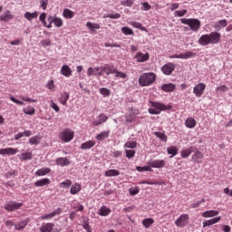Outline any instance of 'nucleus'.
<instances>
[{"instance_id":"24","label":"nucleus","mask_w":232,"mask_h":232,"mask_svg":"<svg viewBox=\"0 0 232 232\" xmlns=\"http://www.w3.org/2000/svg\"><path fill=\"white\" fill-rule=\"evenodd\" d=\"M95 144H96V142L92 140L85 141V142L82 143L81 150H92V148H93V146H95Z\"/></svg>"},{"instance_id":"61","label":"nucleus","mask_w":232,"mask_h":232,"mask_svg":"<svg viewBox=\"0 0 232 232\" xmlns=\"http://www.w3.org/2000/svg\"><path fill=\"white\" fill-rule=\"evenodd\" d=\"M40 5L43 10H46V8L48 7V0H40Z\"/></svg>"},{"instance_id":"15","label":"nucleus","mask_w":232,"mask_h":232,"mask_svg":"<svg viewBox=\"0 0 232 232\" xmlns=\"http://www.w3.org/2000/svg\"><path fill=\"white\" fill-rule=\"evenodd\" d=\"M19 153V150L14 148L0 149V155H15Z\"/></svg>"},{"instance_id":"51","label":"nucleus","mask_w":232,"mask_h":232,"mask_svg":"<svg viewBox=\"0 0 232 232\" xmlns=\"http://www.w3.org/2000/svg\"><path fill=\"white\" fill-rule=\"evenodd\" d=\"M186 14H188V10H186V9L174 12L175 17H184L186 15Z\"/></svg>"},{"instance_id":"56","label":"nucleus","mask_w":232,"mask_h":232,"mask_svg":"<svg viewBox=\"0 0 232 232\" xmlns=\"http://www.w3.org/2000/svg\"><path fill=\"white\" fill-rule=\"evenodd\" d=\"M50 106L53 110H54V111H56V113H59L61 109L59 108V106L56 103L53 102V101L50 102Z\"/></svg>"},{"instance_id":"35","label":"nucleus","mask_w":232,"mask_h":232,"mask_svg":"<svg viewBox=\"0 0 232 232\" xmlns=\"http://www.w3.org/2000/svg\"><path fill=\"white\" fill-rule=\"evenodd\" d=\"M155 224V219L151 218H148L142 220V225L146 229L150 228L151 225Z\"/></svg>"},{"instance_id":"48","label":"nucleus","mask_w":232,"mask_h":232,"mask_svg":"<svg viewBox=\"0 0 232 232\" xmlns=\"http://www.w3.org/2000/svg\"><path fill=\"white\" fill-rule=\"evenodd\" d=\"M100 93L103 95V97H110V95H111V92L108 88L100 89Z\"/></svg>"},{"instance_id":"46","label":"nucleus","mask_w":232,"mask_h":232,"mask_svg":"<svg viewBox=\"0 0 232 232\" xmlns=\"http://www.w3.org/2000/svg\"><path fill=\"white\" fill-rule=\"evenodd\" d=\"M130 26H133V28H138L139 30H141L142 32H144V30H146V27H144V26L142 25V24H140V23H139V22H135V21L130 22Z\"/></svg>"},{"instance_id":"31","label":"nucleus","mask_w":232,"mask_h":232,"mask_svg":"<svg viewBox=\"0 0 232 232\" xmlns=\"http://www.w3.org/2000/svg\"><path fill=\"white\" fill-rule=\"evenodd\" d=\"M87 28L91 30V32H95L96 30H101V24H93L92 22H87L86 24Z\"/></svg>"},{"instance_id":"42","label":"nucleus","mask_w":232,"mask_h":232,"mask_svg":"<svg viewBox=\"0 0 232 232\" xmlns=\"http://www.w3.org/2000/svg\"><path fill=\"white\" fill-rule=\"evenodd\" d=\"M23 111L24 113H25V115H35V108L32 106H27L24 108Z\"/></svg>"},{"instance_id":"25","label":"nucleus","mask_w":232,"mask_h":232,"mask_svg":"<svg viewBox=\"0 0 232 232\" xmlns=\"http://www.w3.org/2000/svg\"><path fill=\"white\" fill-rule=\"evenodd\" d=\"M49 184H50V179L44 178V179L37 180L34 183V186H36V188H43V186H48Z\"/></svg>"},{"instance_id":"5","label":"nucleus","mask_w":232,"mask_h":232,"mask_svg":"<svg viewBox=\"0 0 232 232\" xmlns=\"http://www.w3.org/2000/svg\"><path fill=\"white\" fill-rule=\"evenodd\" d=\"M189 224V215L182 214L175 220L177 227H186Z\"/></svg>"},{"instance_id":"21","label":"nucleus","mask_w":232,"mask_h":232,"mask_svg":"<svg viewBox=\"0 0 232 232\" xmlns=\"http://www.w3.org/2000/svg\"><path fill=\"white\" fill-rule=\"evenodd\" d=\"M196 147L191 146L188 149L183 150L180 151V155L182 157V159H188V157H189V155H191V153H193V151H195Z\"/></svg>"},{"instance_id":"47","label":"nucleus","mask_w":232,"mask_h":232,"mask_svg":"<svg viewBox=\"0 0 232 232\" xmlns=\"http://www.w3.org/2000/svg\"><path fill=\"white\" fill-rule=\"evenodd\" d=\"M124 148H129L130 150H135V148H137V141H127L124 144Z\"/></svg>"},{"instance_id":"63","label":"nucleus","mask_w":232,"mask_h":232,"mask_svg":"<svg viewBox=\"0 0 232 232\" xmlns=\"http://www.w3.org/2000/svg\"><path fill=\"white\" fill-rule=\"evenodd\" d=\"M129 193H130V195H131V196H135V195H138V193H139V188H130L129 189Z\"/></svg>"},{"instance_id":"19","label":"nucleus","mask_w":232,"mask_h":232,"mask_svg":"<svg viewBox=\"0 0 232 232\" xmlns=\"http://www.w3.org/2000/svg\"><path fill=\"white\" fill-rule=\"evenodd\" d=\"M222 220V217H217L212 219H208L203 222V227H208L209 226H213L214 224H218V221Z\"/></svg>"},{"instance_id":"41","label":"nucleus","mask_w":232,"mask_h":232,"mask_svg":"<svg viewBox=\"0 0 232 232\" xmlns=\"http://www.w3.org/2000/svg\"><path fill=\"white\" fill-rule=\"evenodd\" d=\"M218 24L214 25L215 30H220V28H226V26H227V20L226 19L219 20Z\"/></svg>"},{"instance_id":"45","label":"nucleus","mask_w":232,"mask_h":232,"mask_svg":"<svg viewBox=\"0 0 232 232\" xmlns=\"http://www.w3.org/2000/svg\"><path fill=\"white\" fill-rule=\"evenodd\" d=\"M20 160H32V152H24L19 156Z\"/></svg>"},{"instance_id":"64","label":"nucleus","mask_w":232,"mask_h":232,"mask_svg":"<svg viewBox=\"0 0 232 232\" xmlns=\"http://www.w3.org/2000/svg\"><path fill=\"white\" fill-rule=\"evenodd\" d=\"M122 6H132L133 5V0H126L121 2Z\"/></svg>"},{"instance_id":"20","label":"nucleus","mask_w":232,"mask_h":232,"mask_svg":"<svg viewBox=\"0 0 232 232\" xmlns=\"http://www.w3.org/2000/svg\"><path fill=\"white\" fill-rule=\"evenodd\" d=\"M51 19V23H53L54 26H56V28H61V26H63V19L59 18V17H53V16H49L47 18V21H50Z\"/></svg>"},{"instance_id":"28","label":"nucleus","mask_w":232,"mask_h":232,"mask_svg":"<svg viewBox=\"0 0 232 232\" xmlns=\"http://www.w3.org/2000/svg\"><path fill=\"white\" fill-rule=\"evenodd\" d=\"M53 223H45L43 224L40 227L41 232H52V229H53Z\"/></svg>"},{"instance_id":"22","label":"nucleus","mask_w":232,"mask_h":232,"mask_svg":"<svg viewBox=\"0 0 232 232\" xmlns=\"http://www.w3.org/2000/svg\"><path fill=\"white\" fill-rule=\"evenodd\" d=\"M61 73L63 77H72V68L68 65H63L61 68Z\"/></svg>"},{"instance_id":"55","label":"nucleus","mask_w":232,"mask_h":232,"mask_svg":"<svg viewBox=\"0 0 232 232\" xmlns=\"http://www.w3.org/2000/svg\"><path fill=\"white\" fill-rule=\"evenodd\" d=\"M61 188H70L72 186V180L66 179L60 184Z\"/></svg>"},{"instance_id":"54","label":"nucleus","mask_w":232,"mask_h":232,"mask_svg":"<svg viewBox=\"0 0 232 232\" xmlns=\"http://www.w3.org/2000/svg\"><path fill=\"white\" fill-rule=\"evenodd\" d=\"M10 101H12V102H14V104H18V106H24V102L15 99V97H14V96L10 97Z\"/></svg>"},{"instance_id":"3","label":"nucleus","mask_w":232,"mask_h":232,"mask_svg":"<svg viewBox=\"0 0 232 232\" xmlns=\"http://www.w3.org/2000/svg\"><path fill=\"white\" fill-rule=\"evenodd\" d=\"M180 23H182V24H187L188 26H189L192 32H197L198 30H200V26H202L200 20L197 18H181Z\"/></svg>"},{"instance_id":"8","label":"nucleus","mask_w":232,"mask_h":232,"mask_svg":"<svg viewBox=\"0 0 232 232\" xmlns=\"http://www.w3.org/2000/svg\"><path fill=\"white\" fill-rule=\"evenodd\" d=\"M193 155L191 156V160L195 164H202V160H204V154L197 149L193 151Z\"/></svg>"},{"instance_id":"13","label":"nucleus","mask_w":232,"mask_h":232,"mask_svg":"<svg viewBox=\"0 0 232 232\" xmlns=\"http://www.w3.org/2000/svg\"><path fill=\"white\" fill-rule=\"evenodd\" d=\"M61 213H63V209L57 208L56 210L53 211L52 213L42 216L40 218H41V220H52V218H53V217H57V215H61Z\"/></svg>"},{"instance_id":"1","label":"nucleus","mask_w":232,"mask_h":232,"mask_svg":"<svg viewBox=\"0 0 232 232\" xmlns=\"http://www.w3.org/2000/svg\"><path fill=\"white\" fill-rule=\"evenodd\" d=\"M222 35L220 33L215 31L211 32L209 34H203L199 37L198 43L201 46H208L209 44H218L220 43Z\"/></svg>"},{"instance_id":"38","label":"nucleus","mask_w":232,"mask_h":232,"mask_svg":"<svg viewBox=\"0 0 232 232\" xmlns=\"http://www.w3.org/2000/svg\"><path fill=\"white\" fill-rule=\"evenodd\" d=\"M121 172L117 169H109L105 172V177H119Z\"/></svg>"},{"instance_id":"36","label":"nucleus","mask_w":232,"mask_h":232,"mask_svg":"<svg viewBox=\"0 0 232 232\" xmlns=\"http://www.w3.org/2000/svg\"><path fill=\"white\" fill-rule=\"evenodd\" d=\"M25 226H28V220H23L17 224H14V228L16 231H21V229H24Z\"/></svg>"},{"instance_id":"57","label":"nucleus","mask_w":232,"mask_h":232,"mask_svg":"<svg viewBox=\"0 0 232 232\" xmlns=\"http://www.w3.org/2000/svg\"><path fill=\"white\" fill-rule=\"evenodd\" d=\"M104 18L110 17V19H119L121 18V14L119 13L116 14H108L106 16H103Z\"/></svg>"},{"instance_id":"29","label":"nucleus","mask_w":232,"mask_h":232,"mask_svg":"<svg viewBox=\"0 0 232 232\" xmlns=\"http://www.w3.org/2000/svg\"><path fill=\"white\" fill-rule=\"evenodd\" d=\"M52 169L50 168H42L36 170L35 175L37 177H44V175H48Z\"/></svg>"},{"instance_id":"18","label":"nucleus","mask_w":232,"mask_h":232,"mask_svg":"<svg viewBox=\"0 0 232 232\" xmlns=\"http://www.w3.org/2000/svg\"><path fill=\"white\" fill-rule=\"evenodd\" d=\"M220 212L218 210H207L202 213L203 218H213V217H218Z\"/></svg>"},{"instance_id":"52","label":"nucleus","mask_w":232,"mask_h":232,"mask_svg":"<svg viewBox=\"0 0 232 232\" xmlns=\"http://www.w3.org/2000/svg\"><path fill=\"white\" fill-rule=\"evenodd\" d=\"M46 88L50 90L51 92H53L55 90V83L53 80H51L47 82Z\"/></svg>"},{"instance_id":"14","label":"nucleus","mask_w":232,"mask_h":232,"mask_svg":"<svg viewBox=\"0 0 232 232\" xmlns=\"http://www.w3.org/2000/svg\"><path fill=\"white\" fill-rule=\"evenodd\" d=\"M149 166H150V168H156V169L165 168L166 161L164 160H154L149 162Z\"/></svg>"},{"instance_id":"23","label":"nucleus","mask_w":232,"mask_h":232,"mask_svg":"<svg viewBox=\"0 0 232 232\" xmlns=\"http://www.w3.org/2000/svg\"><path fill=\"white\" fill-rule=\"evenodd\" d=\"M14 19V14L10 11H6L4 14L0 15V21H4L5 23H8Z\"/></svg>"},{"instance_id":"59","label":"nucleus","mask_w":232,"mask_h":232,"mask_svg":"<svg viewBox=\"0 0 232 232\" xmlns=\"http://www.w3.org/2000/svg\"><path fill=\"white\" fill-rule=\"evenodd\" d=\"M114 73H115V77H119L120 79H126L127 77L126 73L119 72L117 69H116V72Z\"/></svg>"},{"instance_id":"4","label":"nucleus","mask_w":232,"mask_h":232,"mask_svg":"<svg viewBox=\"0 0 232 232\" xmlns=\"http://www.w3.org/2000/svg\"><path fill=\"white\" fill-rule=\"evenodd\" d=\"M156 75L153 72L143 73L140 76L139 82L140 86H150L156 81Z\"/></svg>"},{"instance_id":"44","label":"nucleus","mask_w":232,"mask_h":232,"mask_svg":"<svg viewBox=\"0 0 232 232\" xmlns=\"http://www.w3.org/2000/svg\"><path fill=\"white\" fill-rule=\"evenodd\" d=\"M106 121H108V116H106L104 114H100L99 120L94 122V126H99V125L102 124L103 122H106Z\"/></svg>"},{"instance_id":"2","label":"nucleus","mask_w":232,"mask_h":232,"mask_svg":"<svg viewBox=\"0 0 232 232\" xmlns=\"http://www.w3.org/2000/svg\"><path fill=\"white\" fill-rule=\"evenodd\" d=\"M151 107L149 109L150 115H160V111H166V110H171V105H165L159 102H151Z\"/></svg>"},{"instance_id":"16","label":"nucleus","mask_w":232,"mask_h":232,"mask_svg":"<svg viewBox=\"0 0 232 232\" xmlns=\"http://www.w3.org/2000/svg\"><path fill=\"white\" fill-rule=\"evenodd\" d=\"M101 71L103 72V73H106V75H110L117 72V69H115L111 65L102 66Z\"/></svg>"},{"instance_id":"7","label":"nucleus","mask_w":232,"mask_h":232,"mask_svg":"<svg viewBox=\"0 0 232 232\" xmlns=\"http://www.w3.org/2000/svg\"><path fill=\"white\" fill-rule=\"evenodd\" d=\"M73 130L66 129L65 130L60 133V139H62L63 142H70L71 140H73Z\"/></svg>"},{"instance_id":"53","label":"nucleus","mask_w":232,"mask_h":232,"mask_svg":"<svg viewBox=\"0 0 232 232\" xmlns=\"http://www.w3.org/2000/svg\"><path fill=\"white\" fill-rule=\"evenodd\" d=\"M125 153H126L127 159H132V157H135V150H125Z\"/></svg>"},{"instance_id":"27","label":"nucleus","mask_w":232,"mask_h":232,"mask_svg":"<svg viewBox=\"0 0 232 232\" xmlns=\"http://www.w3.org/2000/svg\"><path fill=\"white\" fill-rule=\"evenodd\" d=\"M108 137H110V130H105V131L101 132L100 134L96 135L95 139L99 142H102V140H104V139H108Z\"/></svg>"},{"instance_id":"43","label":"nucleus","mask_w":232,"mask_h":232,"mask_svg":"<svg viewBox=\"0 0 232 232\" xmlns=\"http://www.w3.org/2000/svg\"><path fill=\"white\" fill-rule=\"evenodd\" d=\"M111 213V209L106 208V207H102L100 208V213L101 217H108Z\"/></svg>"},{"instance_id":"33","label":"nucleus","mask_w":232,"mask_h":232,"mask_svg":"<svg viewBox=\"0 0 232 232\" xmlns=\"http://www.w3.org/2000/svg\"><path fill=\"white\" fill-rule=\"evenodd\" d=\"M79 191H81V184L74 183L73 185H72L71 189H70V193L72 195H77V193H79Z\"/></svg>"},{"instance_id":"39","label":"nucleus","mask_w":232,"mask_h":232,"mask_svg":"<svg viewBox=\"0 0 232 232\" xmlns=\"http://www.w3.org/2000/svg\"><path fill=\"white\" fill-rule=\"evenodd\" d=\"M168 155H171L170 157H175L177 153H179V149L175 146H170L167 149Z\"/></svg>"},{"instance_id":"49","label":"nucleus","mask_w":232,"mask_h":232,"mask_svg":"<svg viewBox=\"0 0 232 232\" xmlns=\"http://www.w3.org/2000/svg\"><path fill=\"white\" fill-rule=\"evenodd\" d=\"M121 32L122 34H124V35H133L134 34L131 28L130 27H122Z\"/></svg>"},{"instance_id":"37","label":"nucleus","mask_w":232,"mask_h":232,"mask_svg":"<svg viewBox=\"0 0 232 232\" xmlns=\"http://www.w3.org/2000/svg\"><path fill=\"white\" fill-rule=\"evenodd\" d=\"M68 99H70V94L68 92H64L61 95L59 99V102L63 104V106H66V102H68Z\"/></svg>"},{"instance_id":"34","label":"nucleus","mask_w":232,"mask_h":232,"mask_svg":"<svg viewBox=\"0 0 232 232\" xmlns=\"http://www.w3.org/2000/svg\"><path fill=\"white\" fill-rule=\"evenodd\" d=\"M38 15H39V13H37V11L34 13L26 12L24 14V17L25 19H27V21H32V19H37Z\"/></svg>"},{"instance_id":"40","label":"nucleus","mask_w":232,"mask_h":232,"mask_svg":"<svg viewBox=\"0 0 232 232\" xmlns=\"http://www.w3.org/2000/svg\"><path fill=\"white\" fill-rule=\"evenodd\" d=\"M154 135L158 137L162 142H168V136L164 132L155 131Z\"/></svg>"},{"instance_id":"30","label":"nucleus","mask_w":232,"mask_h":232,"mask_svg":"<svg viewBox=\"0 0 232 232\" xmlns=\"http://www.w3.org/2000/svg\"><path fill=\"white\" fill-rule=\"evenodd\" d=\"M185 126L190 129L195 128L197 126V121L194 118H188L185 121Z\"/></svg>"},{"instance_id":"9","label":"nucleus","mask_w":232,"mask_h":232,"mask_svg":"<svg viewBox=\"0 0 232 232\" xmlns=\"http://www.w3.org/2000/svg\"><path fill=\"white\" fill-rule=\"evenodd\" d=\"M206 90V83L199 82L193 88V93L196 97H202L204 95V92Z\"/></svg>"},{"instance_id":"50","label":"nucleus","mask_w":232,"mask_h":232,"mask_svg":"<svg viewBox=\"0 0 232 232\" xmlns=\"http://www.w3.org/2000/svg\"><path fill=\"white\" fill-rule=\"evenodd\" d=\"M137 171H153V169H151V166H145V167H136Z\"/></svg>"},{"instance_id":"6","label":"nucleus","mask_w":232,"mask_h":232,"mask_svg":"<svg viewBox=\"0 0 232 232\" xmlns=\"http://www.w3.org/2000/svg\"><path fill=\"white\" fill-rule=\"evenodd\" d=\"M23 208V203L9 201L5 204L4 209L6 211H17V209H21Z\"/></svg>"},{"instance_id":"26","label":"nucleus","mask_w":232,"mask_h":232,"mask_svg":"<svg viewBox=\"0 0 232 232\" xmlns=\"http://www.w3.org/2000/svg\"><path fill=\"white\" fill-rule=\"evenodd\" d=\"M56 164L57 166L64 167V166H70L71 162L68 160V158H58L56 159Z\"/></svg>"},{"instance_id":"32","label":"nucleus","mask_w":232,"mask_h":232,"mask_svg":"<svg viewBox=\"0 0 232 232\" xmlns=\"http://www.w3.org/2000/svg\"><path fill=\"white\" fill-rule=\"evenodd\" d=\"M63 15L65 19H73V15H75V13L66 8V9H63Z\"/></svg>"},{"instance_id":"12","label":"nucleus","mask_w":232,"mask_h":232,"mask_svg":"<svg viewBox=\"0 0 232 232\" xmlns=\"http://www.w3.org/2000/svg\"><path fill=\"white\" fill-rule=\"evenodd\" d=\"M134 59H136L137 63H146V61H150V53H143L142 52H138L134 56Z\"/></svg>"},{"instance_id":"60","label":"nucleus","mask_w":232,"mask_h":232,"mask_svg":"<svg viewBox=\"0 0 232 232\" xmlns=\"http://www.w3.org/2000/svg\"><path fill=\"white\" fill-rule=\"evenodd\" d=\"M227 90H229V88L226 85H220L216 88V92H227Z\"/></svg>"},{"instance_id":"11","label":"nucleus","mask_w":232,"mask_h":232,"mask_svg":"<svg viewBox=\"0 0 232 232\" xmlns=\"http://www.w3.org/2000/svg\"><path fill=\"white\" fill-rule=\"evenodd\" d=\"M161 72L164 75H171L175 72V63H169L161 67Z\"/></svg>"},{"instance_id":"10","label":"nucleus","mask_w":232,"mask_h":232,"mask_svg":"<svg viewBox=\"0 0 232 232\" xmlns=\"http://www.w3.org/2000/svg\"><path fill=\"white\" fill-rule=\"evenodd\" d=\"M196 56H197V53L188 51L180 54H173L172 56H170V59H191Z\"/></svg>"},{"instance_id":"17","label":"nucleus","mask_w":232,"mask_h":232,"mask_svg":"<svg viewBox=\"0 0 232 232\" xmlns=\"http://www.w3.org/2000/svg\"><path fill=\"white\" fill-rule=\"evenodd\" d=\"M176 89H177V86L173 83H164L161 86V90L163 92H166L167 93H171L172 92H175Z\"/></svg>"},{"instance_id":"58","label":"nucleus","mask_w":232,"mask_h":232,"mask_svg":"<svg viewBox=\"0 0 232 232\" xmlns=\"http://www.w3.org/2000/svg\"><path fill=\"white\" fill-rule=\"evenodd\" d=\"M29 142L30 144L35 145V144H39V137L34 136L29 139Z\"/></svg>"},{"instance_id":"62","label":"nucleus","mask_w":232,"mask_h":232,"mask_svg":"<svg viewBox=\"0 0 232 232\" xmlns=\"http://www.w3.org/2000/svg\"><path fill=\"white\" fill-rule=\"evenodd\" d=\"M83 229H85L87 232H92V227L90 226V223L85 222L82 224Z\"/></svg>"}]
</instances>
